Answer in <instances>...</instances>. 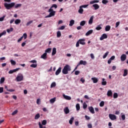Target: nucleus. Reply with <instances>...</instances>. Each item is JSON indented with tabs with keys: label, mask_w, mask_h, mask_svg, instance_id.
Returning <instances> with one entry per match:
<instances>
[{
	"label": "nucleus",
	"mask_w": 128,
	"mask_h": 128,
	"mask_svg": "<svg viewBox=\"0 0 128 128\" xmlns=\"http://www.w3.org/2000/svg\"><path fill=\"white\" fill-rule=\"evenodd\" d=\"M126 60V54H122L120 56V60L121 62H124Z\"/></svg>",
	"instance_id": "8"
},
{
	"label": "nucleus",
	"mask_w": 128,
	"mask_h": 128,
	"mask_svg": "<svg viewBox=\"0 0 128 128\" xmlns=\"http://www.w3.org/2000/svg\"><path fill=\"white\" fill-rule=\"evenodd\" d=\"M48 54L44 52L42 55L41 56V58H42L43 60H46V58H48V56H46Z\"/></svg>",
	"instance_id": "17"
},
{
	"label": "nucleus",
	"mask_w": 128,
	"mask_h": 128,
	"mask_svg": "<svg viewBox=\"0 0 128 128\" xmlns=\"http://www.w3.org/2000/svg\"><path fill=\"white\" fill-rule=\"evenodd\" d=\"M108 3V0H102V4H106Z\"/></svg>",
	"instance_id": "45"
},
{
	"label": "nucleus",
	"mask_w": 128,
	"mask_h": 128,
	"mask_svg": "<svg viewBox=\"0 0 128 128\" xmlns=\"http://www.w3.org/2000/svg\"><path fill=\"white\" fill-rule=\"evenodd\" d=\"M106 32H110V26H106L105 28Z\"/></svg>",
	"instance_id": "32"
},
{
	"label": "nucleus",
	"mask_w": 128,
	"mask_h": 128,
	"mask_svg": "<svg viewBox=\"0 0 128 128\" xmlns=\"http://www.w3.org/2000/svg\"><path fill=\"white\" fill-rule=\"evenodd\" d=\"M88 4H84V5H82L80 6L82 8H88Z\"/></svg>",
	"instance_id": "54"
},
{
	"label": "nucleus",
	"mask_w": 128,
	"mask_h": 128,
	"mask_svg": "<svg viewBox=\"0 0 128 128\" xmlns=\"http://www.w3.org/2000/svg\"><path fill=\"white\" fill-rule=\"evenodd\" d=\"M114 58H116V56H111V58L108 60V64H110L112 63V61L114 60Z\"/></svg>",
	"instance_id": "9"
},
{
	"label": "nucleus",
	"mask_w": 128,
	"mask_h": 128,
	"mask_svg": "<svg viewBox=\"0 0 128 128\" xmlns=\"http://www.w3.org/2000/svg\"><path fill=\"white\" fill-rule=\"evenodd\" d=\"M22 20H20V19H16L14 20V24H20Z\"/></svg>",
	"instance_id": "24"
},
{
	"label": "nucleus",
	"mask_w": 128,
	"mask_h": 128,
	"mask_svg": "<svg viewBox=\"0 0 128 128\" xmlns=\"http://www.w3.org/2000/svg\"><path fill=\"white\" fill-rule=\"evenodd\" d=\"M94 16H92L89 20H88V24H90V25H92V22H94Z\"/></svg>",
	"instance_id": "14"
},
{
	"label": "nucleus",
	"mask_w": 128,
	"mask_h": 128,
	"mask_svg": "<svg viewBox=\"0 0 128 128\" xmlns=\"http://www.w3.org/2000/svg\"><path fill=\"white\" fill-rule=\"evenodd\" d=\"M56 98H54L50 100V104H54V102H56Z\"/></svg>",
	"instance_id": "34"
},
{
	"label": "nucleus",
	"mask_w": 128,
	"mask_h": 128,
	"mask_svg": "<svg viewBox=\"0 0 128 128\" xmlns=\"http://www.w3.org/2000/svg\"><path fill=\"white\" fill-rule=\"evenodd\" d=\"M46 54H50L52 52V48H48L45 50Z\"/></svg>",
	"instance_id": "30"
},
{
	"label": "nucleus",
	"mask_w": 128,
	"mask_h": 128,
	"mask_svg": "<svg viewBox=\"0 0 128 128\" xmlns=\"http://www.w3.org/2000/svg\"><path fill=\"white\" fill-rule=\"evenodd\" d=\"M48 12H50L49 14L45 16L46 18H52V16H56V11L54 10V9L52 8L48 10Z\"/></svg>",
	"instance_id": "2"
},
{
	"label": "nucleus",
	"mask_w": 128,
	"mask_h": 128,
	"mask_svg": "<svg viewBox=\"0 0 128 128\" xmlns=\"http://www.w3.org/2000/svg\"><path fill=\"white\" fill-rule=\"evenodd\" d=\"M64 112L66 114H70V109L68 108V107H66L64 108Z\"/></svg>",
	"instance_id": "13"
},
{
	"label": "nucleus",
	"mask_w": 128,
	"mask_h": 128,
	"mask_svg": "<svg viewBox=\"0 0 128 128\" xmlns=\"http://www.w3.org/2000/svg\"><path fill=\"white\" fill-rule=\"evenodd\" d=\"M62 96L65 100H72V97L68 96H66L64 94H62Z\"/></svg>",
	"instance_id": "11"
},
{
	"label": "nucleus",
	"mask_w": 128,
	"mask_h": 128,
	"mask_svg": "<svg viewBox=\"0 0 128 128\" xmlns=\"http://www.w3.org/2000/svg\"><path fill=\"white\" fill-rule=\"evenodd\" d=\"M105 38H108V35L106 34H104L100 38V40H104Z\"/></svg>",
	"instance_id": "10"
},
{
	"label": "nucleus",
	"mask_w": 128,
	"mask_h": 128,
	"mask_svg": "<svg viewBox=\"0 0 128 128\" xmlns=\"http://www.w3.org/2000/svg\"><path fill=\"white\" fill-rule=\"evenodd\" d=\"M121 118L122 120H126V115L122 114Z\"/></svg>",
	"instance_id": "55"
},
{
	"label": "nucleus",
	"mask_w": 128,
	"mask_h": 128,
	"mask_svg": "<svg viewBox=\"0 0 128 128\" xmlns=\"http://www.w3.org/2000/svg\"><path fill=\"white\" fill-rule=\"evenodd\" d=\"M22 36H23L24 40H26L28 38V35L26 34V33H24Z\"/></svg>",
	"instance_id": "59"
},
{
	"label": "nucleus",
	"mask_w": 128,
	"mask_h": 128,
	"mask_svg": "<svg viewBox=\"0 0 128 128\" xmlns=\"http://www.w3.org/2000/svg\"><path fill=\"white\" fill-rule=\"evenodd\" d=\"M13 30H14V28H10V29L6 30V32H8V34H10V32H12Z\"/></svg>",
	"instance_id": "41"
},
{
	"label": "nucleus",
	"mask_w": 128,
	"mask_h": 128,
	"mask_svg": "<svg viewBox=\"0 0 128 128\" xmlns=\"http://www.w3.org/2000/svg\"><path fill=\"white\" fill-rule=\"evenodd\" d=\"M101 29L102 27L100 26V25H98L96 28V30H100Z\"/></svg>",
	"instance_id": "47"
},
{
	"label": "nucleus",
	"mask_w": 128,
	"mask_h": 128,
	"mask_svg": "<svg viewBox=\"0 0 128 128\" xmlns=\"http://www.w3.org/2000/svg\"><path fill=\"white\" fill-rule=\"evenodd\" d=\"M20 6H22V4H16L15 5L14 8H20Z\"/></svg>",
	"instance_id": "53"
},
{
	"label": "nucleus",
	"mask_w": 128,
	"mask_h": 128,
	"mask_svg": "<svg viewBox=\"0 0 128 128\" xmlns=\"http://www.w3.org/2000/svg\"><path fill=\"white\" fill-rule=\"evenodd\" d=\"M42 124L40 123V122H38V126L40 128H46V126H46V120H43L42 121Z\"/></svg>",
	"instance_id": "6"
},
{
	"label": "nucleus",
	"mask_w": 128,
	"mask_h": 128,
	"mask_svg": "<svg viewBox=\"0 0 128 128\" xmlns=\"http://www.w3.org/2000/svg\"><path fill=\"white\" fill-rule=\"evenodd\" d=\"M88 110L90 112H91V114H94V108L92 106H90L88 107Z\"/></svg>",
	"instance_id": "21"
},
{
	"label": "nucleus",
	"mask_w": 128,
	"mask_h": 128,
	"mask_svg": "<svg viewBox=\"0 0 128 128\" xmlns=\"http://www.w3.org/2000/svg\"><path fill=\"white\" fill-rule=\"evenodd\" d=\"M91 80H92L94 84H96V82H98V80L96 77L92 78Z\"/></svg>",
	"instance_id": "18"
},
{
	"label": "nucleus",
	"mask_w": 128,
	"mask_h": 128,
	"mask_svg": "<svg viewBox=\"0 0 128 128\" xmlns=\"http://www.w3.org/2000/svg\"><path fill=\"white\" fill-rule=\"evenodd\" d=\"M31 68H36V66H38V64H32L30 66Z\"/></svg>",
	"instance_id": "52"
},
{
	"label": "nucleus",
	"mask_w": 128,
	"mask_h": 128,
	"mask_svg": "<svg viewBox=\"0 0 128 128\" xmlns=\"http://www.w3.org/2000/svg\"><path fill=\"white\" fill-rule=\"evenodd\" d=\"M76 106V110H80V104H77Z\"/></svg>",
	"instance_id": "38"
},
{
	"label": "nucleus",
	"mask_w": 128,
	"mask_h": 128,
	"mask_svg": "<svg viewBox=\"0 0 128 128\" xmlns=\"http://www.w3.org/2000/svg\"><path fill=\"white\" fill-rule=\"evenodd\" d=\"M107 96H112V90H108L107 92Z\"/></svg>",
	"instance_id": "20"
},
{
	"label": "nucleus",
	"mask_w": 128,
	"mask_h": 128,
	"mask_svg": "<svg viewBox=\"0 0 128 128\" xmlns=\"http://www.w3.org/2000/svg\"><path fill=\"white\" fill-rule=\"evenodd\" d=\"M32 22H34V20H30L26 23V26H30V24H32Z\"/></svg>",
	"instance_id": "43"
},
{
	"label": "nucleus",
	"mask_w": 128,
	"mask_h": 128,
	"mask_svg": "<svg viewBox=\"0 0 128 128\" xmlns=\"http://www.w3.org/2000/svg\"><path fill=\"white\" fill-rule=\"evenodd\" d=\"M16 82H22L24 80V75L22 74H18L16 77Z\"/></svg>",
	"instance_id": "5"
},
{
	"label": "nucleus",
	"mask_w": 128,
	"mask_h": 128,
	"mask_svg": "<svg viewBox=\"0 0 128 128\" xmlns=\"http://www.w3.org/2000/svg\"><path fill=\"white\" fill-rule=\"evenodd\" d=\"M66 28V26H62L60 28H58L60 30H62Z\"/></svg>",
	"instance_id": "50"
},
{
	"label": "nucleus",
	"mask_w": 128,
	"mask_h": 128,
	"mask_svg": "<svg viewBox=\"0 0 128 128\" xmlns=\"http://www.w3.org/2000/svg\"><path fill=\"white\" fill-rule=\"evenodd\" d=\"M87 62L86 61H84L82 60H80L79 64H78L77 66H80V64H83V66H86V64Z\"/></svg>",
	"instance_id": "12"
},
{
	"label": "nucleus",
	"mask_w": 128,
	"mask_h": 128,
	"mask_svg": "<svg viewBox=\"0 0 128 128\" xmlns=\"http://www.w3.org/2000/svg\"><path fill=\"white\" fill-rule=\"evenodd\" d=\"M6 30H4L0 34V38H2V36H6Z\"/></svg>",
	"instance_id": "31"
},
{
	"label": "nucleus",
	"mask_w": 128,
	"mask_h": 128,
	"mask_svg": "<svg viewBox=\"0 0 128 128\" xmlns=\"http://www.w3.org/2000/svg\"><path fill=\"white\" fill-rule=\"evenodd\" d=\"M100 2V0H93L90 2V4H98Z\"/></svg>",
	"instance_id": "19"
},
{
	"label": "nucleus",
	"mask_w": 128,
	"mask_h": 128,
	"mask_svg": "<svg viewBox=\"0 0 128 128\" xmlns=\"http://www.w3.org/2000/svg\"><path fill=\"white\" fill-rule=\"evenodd\" d=\"M78 12L80 14H84V9L82 8H81L80 6V8L78 10Z\"/></svg>",
	"instance_id": "25"
},
{
	"label": "nucleus",
	"mask_w": 128,
	"mask_h": 128,
	"mask_svg": "<svg viewBox=\"0 0 128 128\" xmlns=\"http://www.w3.org/2000/svg\"><path fill=\"white\" fill-rule=\"evenodd\" d=\"M70 65L66 64L64 66V68H63L62 70V74H68V72H70Z\"/></svg>",
	"instance_id": "1"
},
{
	"label": "nucleus",
	"mask_w": 128,
	"mask_h": 128,
	"mask_svg": "<svg viewBox=\"0 0 128 128\" xmlns=\"http://www.w3.org/2000/svg\"><path fill=\"white\" fill-rule=\"evenodd\" d=\"M80 44L82 46H84L86 44V39H80L76 43V48H78V46H80Z\"/></svg>",
	"instance_id": "3"
},
{
	"label": "nucleus",
	"mask_w": 128,
	"mask_h": 128,
	"mask_svg": "<svg viewBox=\"0 0 128 128\" xmlns=\"http://www.w3.org/2000/svg\"><path fill=\"white\" fill-rule=\"evenodd\" d=\"M86 20H82L80 22V26H84V24H86Z\"/></svg>",
	"instance_id": "35"
},
{
	"label": "nucleus",
	"mask_w": 128,
	"mask_h": 128,
	"mask_svg": "<svg viewBox=\"0 0 128 128\" xmlns=\"http://www.w3.org/2000/svg\"><path fill=\"white\" fill-rule=\"evenodd\" d=\"M88 128H92V124H88Z\"/></svg>",
	"instance_id": "64"
},
{
	"label": "nucleus",
	"mask_w": 128,
	"mask_h": 128,
	"mask_svg": "<svg viewBox=\"0 0 128 128\" xmlns=\"http://www.w3.org/2000/svg\"><path fill=\"white\" fill-rule=\"evenodd\" d=\"M30 62H32V64H36L37 62L36 60H32Z\"/></svg>",
	"instance_id": "63"
},
{
	"label": "nucleus",
	"mask_w": 128,
	"mask_h": 128,
	"mask_svg": "<svg viewBox=\"0 0 128 128\" xmlns=\"http://www.w3.org/2000/svg\"><path fill=\"white\" fill-rule=\"evenodd\" d=\"M36 104H40V98L37 99Z\"/></svg>",
	"instance_id": "56"
},
{
	"label": "nucleus",
	"mask_w": 128,
	"mask_h": 128,
	"mask_svg": "<svg viewBox=\"0 0 128 128\" xmlns=\"http://www.w3.org/2000/svg\"><path fill=\"white\" fill-rule=\"evenodd\" d=\"M108 54H110V52H106L104 56H103V58H106Z\"/></svg>",
	"instance_id": "42"
},
{
	"label": "nucleus",
	"mask_w": 128,
	"mask_h": 128,
	"mask_svg": "<svg viewBox=\"0 0 128 128\" xmlns=\"http://www.w3.org/2000/svg\"><path fill=\"white\" fill-rule=\"evenodd\" d=\"M108 116L111 120H116V116L114 114H109Z\"/></svg>",
	"instance_id": "7"
},
{
	"label": "nucleus",
	"mask_w": 128,
	"mask_h": 128,
	"mask_svg": "<svg viewBox=\"0 0 128 128\" xmlns=\"http://www.w3.org/2000/svg\"><path fill=\"white\" fill-rule=\"evenodd\" d=\"M120 22H116V28H118V26H120Z\"/></svg>",
	"instance_id": "61"
},
{
	"label": "nucleus",
	"mask_w": 128,
	"mask_h": 128,
	"mask_svg": "<svg viewBox=\"0 0 128 128\" xmlns=\"http://www.w3.org/2000/svg\"><path fill=\"white\" fill-rule=\"evenodd\" d=\"M56 82H52L50 85V88H52L56 87Z\"/></svg>",
	"instance_id": "33"
},
{
	"label": "nucleus",
	"mask_w": 128,
	"mask_h": 128,
	"mask_svg": "<svg viewBox=\"0 0 128 128\" xmlns=\"http://www.w3.org/2000/svg\"><path fill=\"white\" fill-rule=\"evenodd\" d=\"M14 4H16L14 2H12L10 4L5 3L4 6L6 10H10L14 6Z\"/></svg>",
	"instance_id": "4"
},
{
	"label": "nucleus",
	"mask_w": 128,
	"mask_h": 128,
	"mask_svg": "<svg viewBox=\"0 0 128 128\" xmlns=\"http://www.w3.org/2000/svg\"><path fill=\"white\" fill-rule=\"evenodd\" d=\"M10 64L12 66H16V61L12 60H10Z\"/></svg>",
	"instance_id": "37"
},
{
	"label": "nucleus",
	"mask_w": 128,
	"mask_h": 128,
	"mask_svg": "<svg viewBox=\"0 0 128 128\" xmlns=\"http://www.w3.org/2000/svg\"><path fill=\"white\" fill-rule=\"evenodd\" d=\"M4 18H6V16H4L0 18V22H3L4 20Z\"/></svg>",
	"instance_id": "58"
},
{
	"label": "nucleus",
	"mask_w": 128,
	"mask_h": 128,
	"mask_svg": "<svg viewBox=\"0 0 128 128\" xmlns=\"http://www.w3.org/2000/svg\"><path fill=\"white\" fill-rule=\"evenodd\" d=\"M118 93L114 92V98H118Z\"/></svg>",
	"instance_id": "49"
},
{
	"label": "nucleus",
	"mask_w": 128,
	"mask_h": 128,
	"mask_svg": "<svg viewBox=\"0 0 128 128\" xmlns=\"http://www.w3.org/2000/svg\"><path fill=\"white\" fill-rule=\"evenodd\" d=\"M102 86H106V79L104 78L102 79Z\"/></svg>",
	"instance_id": "27"
},
{
	"label": "nucleus",
	"mask_w": 128,
	"mask_h": 128,
	"mask_svg": "<svg viewBox=\"0 0 128 128\" xmlns=\"http://www.w3.org/2000/svg\"><path fill=\"white\" fill-rule=\"evenodd\" d=\"M4 92V88L0 87V94H2Z\"/></svg>",
	"instance_id": "60"
},
{
	"label": "nucleus",
	"mask_w": 128,
	"mask_h": 128,
	"mask_svg": "<svg viewBox=\"0 0 128 128\" xmlns=\"http://www.w3.org/2000/svg\"><path fill=\"white\" fill-rule=\"evenodd\" d=\"M73 24H74V20H71L70 22L69 26H72Z\"/></svg>",
	"instance_id": "28"
},
{
	"label": "nucleus",
	"mask_w": 128,
	"mask_h": 128,
	"mask_svg": "<svg viewBox=\"0 0 128 128\" xmlns=\"http://www.w3.org/2000/svg\"><path fill=\"white\" fill-rule=\"evenodd\" d=\"M60 36H62V33L60 32V31H58L57 38H60Z\"/></svg>",
	"instance_id": "39"
},
{
	"label": "nucleus",
	"mask_w": 128,
	"mask_h": 128,
	"mask_svg": "<svg viewBox=\"0 0 128 128\" xmlns=\"http://www.w3.org/2000/svg\"><path fill=\"white\" fill-rule=\"evenodd\" d=\"M18 114V110H16L14 112H13L12 114V116H14V114Z\"/></svg>",
	"instance_id": "57"
},
{
	"label": "nucleus",
	"mask_w": 128,
	"mask_h": 128,
	"mask_svg": "<svg viewBox=\"0 0 128 128\" xmlns=\"http://www.w3.org/2000/svg\"><path fill=\"white\" fill-rule=\"evenodd\" d=\"M4 77L1 78L0 80V84H4Z\"/></svg>",
	"instance_id": "44"
},
{
	"label": "nucleus",
	"mask_w": 128,
	"mask_h": 128,
	"mask_svg": "<svg viewBox=\"0 0 128 128\" xmlns=\"http://www.w3.org/2000/svg\"><path fill=\"white\" fill-rule=\"evenodd\" d=\"M58 8V5H56V4H53L50 8Z\"/></svg>",
	"instance_id": "46"
},
{
	"label": "nucleus",
	"mask_w": 128,
	"mask_h": 128,
	"mask_svg": "<svg viewBox=\"0 0 128 128\" xmlns=\"http://www.w3.org/2000/svg\"><path fill=\"white\" fill-rule=\"evenodd\" d=\"M92 6L94 8L95 10H98V8H100V5L98 4H94Z\"/></svg>",
	"instance_id": "22"
},
{
	"label": "nucleus",
	"mask_w": 128,
	"mask_h": 128,
	"mask_svg": "<svg viewBox=\"0 0 128 128\" xmlns=\"http://www.w3.org/2000/svg\"><path fill=\"white\" fill-rule=\"evenodd\" d=\"M90 58H92V60H94V54H90Z\"/></svg>",
	"instance_id": "62"
},
{
	"label": "nucleus",
	"mask_w": 128,
	"mask_h": 128,
	"mask_svg": "<svg viewBox=\"0 0 128 128\" xmlns=\"http://www.w3.org/2000/svg\"><path fill=\"white\" fill-rule=\"evenodd\" d=\"M100 106H102V107L104 106V102L102 101L100 104Z\"/></svg>",
	"instance_id": "51"
},
{
	"label": "nucleus",
	"mask_w": 128,
	"mask_h": 128,
	"mask_svg": "<svg viewBox=\"0 0 128 128\" xmlns=\"http://www.w3.org/2000/svg\"><path fill=\"white\" fill-rule=\"evenodd\" d=\"M74 120V118L72 117L70 120H69V124H72V122Z\"/></svg>",
	"instance_id": "29"
},
{
	"label": "nucleus",
	"mask_w": 128,
	"mask_h": 128,
	"mask_svg": "<svg viewBox=\"0 0 128 128\" xmlns=\"http://www.w3.org/2000/svg\"><path fill=\"white\" fill-rule=\"evenodd\" d=\"M56 54V48H54L52 50V56H54Z\"/></svg>",
	"instance_id": "26"
},
{
	"label": "nucleus",
	"mask_w": 128,
	"mask_h": 128,
	"mask_svg": "<svg viewBox=\"0 0 128 128\" xmlns=\"http://www.w3.org/2000/svg\"><path fill=\"white\" fill-rule=\"evenodd\" d=\"M18 70H20V68H17L14 69V70H10L8 72V74H14V72H16L18 71Z\"/></svg>",
	"instance_id": "15"
},
{
	"label": "nucleus",
	"mask_w": 128,
	"mask_h": 128,
	"mask_svg": "<svg viewBox=\"0 0 128 128\" xmlns=\"http://www.w3.org/2000/svg\"><path fill=\"white\" fill-rule=\"evenodd\" d=\"M60 72H62V68L60 67L56 72V76H58L59 74H60Z\"/></svg>",
	"instance_id": "23"
},
{
	"label": "nucleus",
	"mask_w": 128,
	"mask_h": 128,
	"mask_svg": "<svg viewBox=\"0 0 128 128\" xmlns=\"http://www.w3.org/2000/svg\"><path fill=\"white\" fill-rule=\"evenodd\" d=\"M93 32H94L93 30H89L88 32H86L85 36H90V34H92Z\"/></svg>",
	"instance_id": "16"
},
{
	"label": "nucleus",
	"mask_w": 128,
	"mask_h": 128,
	"mask_svg": "<svg viewBox=\"0 0 128 128\" xmlns=\"http://www.w3.org/2000/svg\"><path fill=\"white\" fill-rule=\"evenodd\" d=\"M88 108V104H86V103L84 102L83 104V108H84V110H86V108Z\"/></svg>",
	"instance_id": "48"
},
{
	"label": "nucleus",
	"mask_w": 128,
	"mask_h": 128,
	"mask_svg": "<svg viewBox=\"0 0 128 128\" xmlns=\"http://www.w3.org/2000/svg\"><path fill=\"white\" fill-rule=\"evenodd\" d=\"M128 76V70L125 69V70H124L123 76Z\"/></svg>",
	"instance_id": "36"
},
{
	"label": "nucleus",
	"mask_w": 128,
	"mask_h": 128,
	"mask_svg": "<svg viewBox=\"0 0 128 128\" xmlns=\"http://www.w3.org/2000/svg\"><path fill=\"white\" fill-rule=\"evenodd\" d=\"M40 118V114H37L35 116V120H38Z\"/></svg>",
	"instance_id": "40"
}]
</instances>
